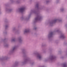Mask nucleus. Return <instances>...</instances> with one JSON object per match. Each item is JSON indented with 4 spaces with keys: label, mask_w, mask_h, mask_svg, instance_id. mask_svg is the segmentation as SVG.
Returning a JSON list of instances; mask_svg holds the SVG:
<instances>
[{
    "label": "nucleus",
    "mask_w": 67,
    "mask_h": 67,
    "mask_svg": "<svg viewBox=\"0 0 67 67\" xmlns=\"http://www.w3.org/2000/svg\"><path fill=\"white\" fill-rule=\"evenodd\" d=\"M19 10L20 11H21V12H23V11H24V10H25V8H22L19 9Z\"/></svg>",
    "instance_id": "obj_1"
},
{
    "label": "nucleus",
    "mask_w": 67,
    "mask_h": 67,
    "mask_svg": "<svg viewBox=\"0 0 67 67\" xmlns=\"http://www.w3.org/2000/svg\"><path fill=\"white\" fill-rule=\"evenodd\" d=\"M25 32L26 33H27V32H29V30H26V31H25Z\"/></svg>",
    "instance_id": "obj_2"
},
{
    "label": "nucleus",
    "mask_w": 67,
    "mask_h": 67,
    "mask_svg": "<svg viewBox=\"0 0 67 67\" xmlns=\"http://www.w3.org/2000/svg\"><path fill=\"white\" fill-rule=\"evenodd\" d=\"M38 17H37L35 19V20H38Z\"/></svg>",
    "instance_id": "obj_3"
},
{
    "label": "nucleus",
    "mask_w": 67,
    "mask_h": 67,
    "mask_svg": "<svg viewBox=\"0 0 67 67\" xmlns=\"http://www.w3.org/2000/svg\"><path fill=\"white\" fill-rule=\"evenodd\" d=\"M38 57H39V58L40 59V58H41V55H39L38 56Z\"/></svg>",
    "instance_id": "obj_4"
},
{
    "label": "nucleus",
    "mask_w": 67,
    "mask_h": 67,
    "mask_svg": "<svg viewBox=\"0 0 67 67\" xmlns=\"http://www.w3.org/2000/svg\"><path fill=\"white\" fill-rule=\"evenodd\" d=\"M64 67H66V64H64Z\"/></svg>",
    "instance_id": "obj_5"
},
{
    "label": "nucleus",
    "mask_w": 67,
    "mask_h": 67,
    "mask_svg": "<svg viewBox=\"0 0 67 67\" xmlns=\"http://www.w3.org/2000/svg\"><path fill=\"white\" fill-rule=\"evenodd\" d=\"M57 20H56L55 21H56Z\"/></svg>",
    "instance_id": "obj_6"
}]
</instances>
